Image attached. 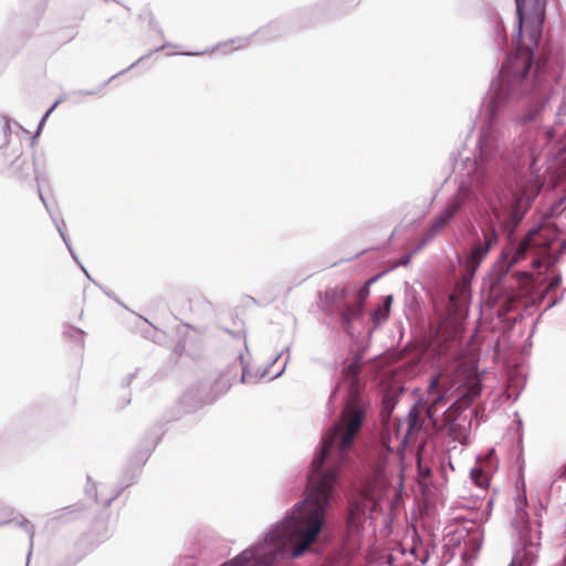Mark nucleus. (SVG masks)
Here are the masks:
<instances>
[{"label": "nucleus", "instance_id": "obj_15", "mask_svg": "<svg viewBox=\"0 0 566 566\" xmlns=\"http://www.w3.org/2000/svg\"><path fill=\"white\" fill-rule=\"evenodd\" d=\"M447 224V222H444L442 220V218H440L439 216L433 220L431 227L429 228V235L430 237H433L436 235L440 230L443 229V227Z\"/></svg>", "mask_w": 566, "mask_h": 566}, {"label": "nucleus", "instance_id": "obj_18", "mask_svg": "<svg viewBox=\"0 0 566 566\" xmlns=\"http://www.w3.org/2000/svg\"><path fill=\"white\" fill-rule=\"evenodd\" d=\"M528 553L525 552L524 557H514L509 566H524L525 559L528 558Z\"/></svg>", "mask_w": 566, "mask_h": 566}, {"label": "nucleus", "instance_id": "obj_11", "mask_svg": "<svg viewBox=\"0 0 566 566\" xmlns=\"http://www.w3.org/2000/svg\"><path fill=\"white\" fill-rule=\"evenodd\" d=\"M363 306L361 303L347 304L342 313L344 322L349 325L354 319L361 316Z\"/></svg>", "mask_w": 566, "mask_h": 566}, {"label": "nucleus", "instance_id": "obj_2", "mask_svg": "<svg viewBox=\"0 0 566 566\" xmlns=\"http://www.w3.org/2000/svg\"><path fill=\"white\" fill-rule=\"evenodd\" d=\"M480 392L481 381L474 366L457 358L430 378L427 417L436 427L437 411L455 398L443 413V426L448 428V433L454 441L465 444L471 430V417L463 415V411Z\"/></svg>", "mask_w": 566, "mask_h": 566}, {"label": "nucleus", "instance_id": "obj_9", "mask_svg": "<svg viewBox=\"0 0 566 566\" xmlns=\"http://www.w3.org/2000/svg\"><path fill=\"white\" fill-rule=\"evenodd\" d=\"M527 254H532L534 256V250L530 245V241L527 237H525L515 249H513L512 255L509 261V268L520 263L525 260Z\"/></svg>", "mask_w": 566, "mask_h": 566}, {"label": "nucleus", "instance_id": "obj_4", "mask_svg": "<svg viewBox=\"0 0 566 566\" xmlns=\"http://www.w3.org/2000/svg\"><path fill=\"white\" fill-rule=\"evenodd\" d=\"M558 228L555 223L544 222L539 227L532 229L526 234L530 245L534 250L532 265L534 269L546 266L552 268L557 259L551 253V245L558 238Z\"/></svg>", "mask_w": 566, "mask_h": 566}, {"label": "nucleus", "instance_id": "obj_7", "mask_svg": "<svg viewBox=\"0 0 566 566\" xmlns=\"http://www.w3.org/2000/svg\"><path fill=\"white\" fill-rule=\"evenodd\" d=\"M459 333L458 327H454L451 332H448L444 327L439 328L437 339L432 344L433 349L437 350L438 355H443L457 345Z\"/></svg>", "mask_w": 566, "mask_h": 566}, {"label": "nucleus", "instance_id": "obj_19", "mask_svg": "<svg viewBox=\"0 0 566 566\" xmlns=\"http://www.w3.org/2000/svg\"><path fill=\"white\" fill-rule=\"evenodd\" d=\"M347 292H348L347 286L343 285V286L336 287L333 293L336 296H338L339 298H344L346 296Z\"/></svg>", "mask_w": 566, "mask_h": 566}, {"label": "nucleus", "instance_id": "obj_10", "mask_svg": "<svg viewBox=\"0 0 566 566\" xmlns=\"http://www.w3.org/2000/svg\"><path fill=\"white\" fill-rule=\"evenodd\" d=\"M489 252V247H484L481 243L476 244L470 253L468 258V265L474 271L481 261L486 256Z\"/></svg>", "mask_w": 566, "mask_h": 566}, {"label": "nucleus", "instance_id": "obj_14", "mask_svg": "<svg viewBox=\"0 0 566 566\" xmlns=\"http://www.w3.org/2000/svg\"><path fill=\"white\" fill-rule=\"evenodd\" d=\"M375 281V279H370L368 280L363 287L359 289L358 293H357V302L356 303H361V306L364 307V303L366 301V298L369 296V285Z\"/></svg>", "mask_w": 566, "mask_h": 566}, {"label": "nucleus", "instance_id": "obj_17", "mask_svg": "<svg viewBox=\"0 0 566 566\" xmlns=\"http://www.w3.org/2000/svg\"><path fill=\"white\" fill-rule=\"evenodd\" d=\"M410 552H411V554H412V555H415V557H416L417 559H421L422 562H424V560H426V558H427V553L423 551V552H421V555H420V554H419V552H420V547H418V546H416V545H413V546L411 547Z\"/></svg>", "mask_w": 566, "mask_h": 566}, {"label": "nucleus", "instance_id": "obj_12", "mask_svg": "<svg viewBox=\"0 0 566 566\" xmlns=\"http://www.w3.org/2000/svg\"><path fill=\"white\" fill-rule=\"evenodd\" d=\"M471 478H472L473 482L481 489H486L489 486V476L482 469H480V468L472 469Z\"/></svg>", "mask_w": 566, "mask_h": 566}, {"label": "nucleus", "instance_id": "obj_8", "mask_svg": "<svg viewBox=\"0 0 566 566\" xmlns=\"http://www.w3.org/2000/svg\"><path fill=\"white\" fill-rule=\"evenodd\" d=\"M237 378V369L229 368L213 384V391L217 396L227 392Z\"/></svg>", "mask_w": 566, "mask_h": 566}, {"label": "nucleus", "instance_id": "obj_6", "mask_svg": "<svg viewBox=\"0 0 566 566\" xmlns=\"http://www.w3.org/2000/svg\"><path fill=\"white\" fill-rule=\"evenodd\" d=\"M543 182L537 175H531L527 179H522L516 192V201L521 207L528 206L538 195Z\"/></svg>", "mask_w": 566, "mask_h": 566}, {"label": "nucleus", "instance_id": "obj_23", "mask_svg": "<svg viewBox=\"0 0 566 566\" xmlns=\"http://www.w3.org/2000/svg\"><path fill=\"white\" fill-rule=\"evenodd\" d=\"M350 515H352V518H354V516H355L354 511L350 512Z\"/></svg>", "mask_w": 566, "mask_h": 566}, {"label": "nucleus", "instance_id": "obj_20", "mask_svg": "<svg viewBox=\"0 0 566 566\" xmlns=\"http://www.w3.org/2000/svg\"><path fill=\"white\" fill-rule=\"evenodd\" d=\"M560 283V277L559 276H555L552 282L549 283V289H553L555 286H557L558 284Z\"/></svg>", "mask_w": 566, "mask_h": 566}, {"label": "nucleus", "instance_id": "obj_21", "mask_svg": "<svg viewBox=\"0 0 566 566\" xmlns=\"http://www.w3.org/2000/svg\"><path fill=\"white\" fill-rule=\"evenodd\" d=\"M390 303H391V296H388L386 302H385V306L386 307H389L390 306Z\"/></svg>", "mask_w": 566, "mask_h": 566}, {"label": "nucleus", "instance_id": "obj_1", "mask_svg": "<svg viewBox=\"0 0 566 566\" xmlns=\"http://www.w3.org/2000/svg\"><path fill=\"white\" fill-rule=\"evenodd\" d=\"M361 359V355H356L343 369L349 386L346 406L340 420L323 437L322 450L312 462L304 501L263 543L222 566H273L285 557L303 555L316 542L324 525L325 511L336 492L339 469L354 448L366 413V403L360 395Z\"/></svg>", "mask_w": 566, "mask_h": 566}, {"label": "nucleus", "instance_id": "obj_13", "mask_svg": "<svg viewBox=\"0 0 566 566\" xmlns=\"http://www.w3.org/2000/svg\"><path fill=\"white\" fill-rule=\"evenodd\" d=\"M459 208L460 203L458 201L450 202L439 214V217L442 218V220L448 223L451 220V218L457 213Z\"/></svg>", "mask_w": 566, "mask_h": 566}, {"label": "nucleus", "instance_id": "obj_22", "mask_svg": "<svg viewBox=\"0 0 566 566\" xmlns=\"http://www.w3.org/2000/svg\"><path fill=\"white\" fill-rule=\"evenodd\" d=\"M408 263H409V256H407V258H406V259H403V261H402V264H405V265H406V264H408Z\"/></svg>", "mask_w": 566, "mask_h": 566}, {"label": "nucleus", "instance_id": "obj_16", "mask_svg": "<svg viewBox=\"0 0 566 566\" xmlns=\"http://www.w3.org/2000/svg\"><path fill=\"white\" fill-rule=\"evenodd\" d=\"M484 247H489V249L496 243L497 235L494 230H490L484 234Z\"/></svg>", "mask_w": 566, "mask_h": 566}, {"label": "nucleus", "instance_id": "obj_3", "mask_svg": "<svg viewBox=\"0 0 566 566\" xmlns=\"http://www.w3.org/2000/svg\"><path fill=\"white\" fill-rule=\"evenodd\" d=\"M518 20V40L515 55L509 56L513 72L526 76L533 63V49L523 42V25L531 28L530 36L533 45H537L545 19L546 0H533L532 8H526V0H515Z\"/></svg>", "mask_w": 566, "mask_h": 566}, {"label": "nucleus", "instance_id": "obj_5", "mask_svg": "<svg viewBox=\"0 0 566 566\" xmlns=\"http://www.w3.org/2000/svg\"><path fill=\"white\" fill-rule=\"evenodd\" d=\"M423 419L418 407L413 406L403 421H398L396 428L397 439L400 444H407L415 439V436L422 429Z\"/></svg>", "mask_w": 566, "mask_h": 566}]
</instances>
